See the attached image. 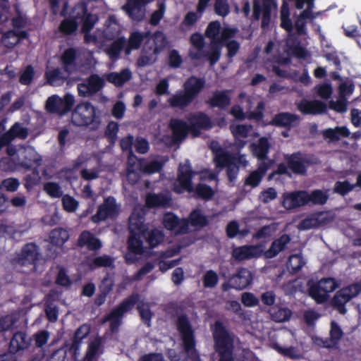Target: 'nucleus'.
Returning <instances> with one entry per match:
<instances>
[{
  "label": "nucleus",
  "mask_w": 361,
  "mask_h": 361,
  "mask_svg": "<svg viewBox=\"0 0 361 361\" xmlns=\"http://www.w3.org/2000/svg\"><path fill=\"white\" fill-rule=\"evenodd\" d=\"M146 5L138 0H128L123 9L126 10L128 16L133 20L140 22L143 20L145 17V10L142 7Z\"/></svg>",
  "instance_id": "28"
},
{
  "label": "nucleus",
  "mask_w": 361,
  "mask_h": 361,
  "mask_svg": "<svg viewBox=\"0 0 361 361\" xmlns=\"http://www.w3.org/2000/svg\"><path fill=\"white\" fill-rule=\"evenodd\" d=\"M289 170L297 175H305L310 166L314 164L313 155L300 151L284 155Z\"/></svg>",
  "instance_id": "5"
},
{
  "label": "nucleus",
  "mask_w": 361,
  "mask_h": 361,
  "mask_svg": "<svg viewBox=\"0 0 361 361\" xmlns=\"http://www.w3.org/2000/svg\"><path fill=\"white\" fill-rule=\"evenodd\" d=\"M221 54V44L220 41H212L209 44V50L207 52L203 51V57L209 63L210 66L215 65L220 59Z\"/></svg>",
  "instance_id": "39"
},
{
  "label": "nucleus",
  "mask_w": 361,
  "mask_h": 361,
  "mask_svg": "<svg viewBox=\"0 0 361 361\" xmlns=\"http://www.w3.org/2000/svg\"><path fill=\"white\" fill-rule=\"evenodd\" d=\"M136 308L143 323L147 326H150L153 313L149 303L141 301L137 304Z\"/></svg>",
  "instance_id": "51"
},
{
  "label": "nucleus",
  "mask_w": 361,
  "mask_h": 361,
  "mask_svg": "<svg viewBox=\"0 0 361 361\" xmlns=\"http://www.w3.org/2000/svg\"><path fill=\"white\" fill-rule=\"evenodd\" d=\"M190 224L193 227L203 228L209 224L207 217L200 209H193L189 216Z\"/></svg>",
  "instance_id": "47"
},
{
  "label": "nucleus",
  "mask_w": 361,
  "mask_h": 361,
  "mask_svg": "<svg viewBox=\"0 0 361 361\" xmlns=\"http://www.w3.org/2000/svg\"><path fill=\"white\" fill-rule=\"evenodd\" d=\"M195 192V196L197 198H200L205 201L212 199L215 194L214 190L211 186L204 183H198L196 185Z\"/></svg>",
  "instance_id": "50"
},
{
  "label": "nucleus",
  "mask_w": 361,
  "mask_h": 361,
  "mask_svg": "<svg viewBox=\"0 0 361 361\" xmlns=\"http://www.w3.org/2000/svg\"><path fill=\"white\" fill-rule=\"evenodd\" d=\"M296 116L290 113H279L275 115L271 124L279 127H290L295 121Z\"/></svg>",
  "instance_id": "46"
},
{
  "label": "nucleus",
  "mask_w": 361,
  "mask_h": 361,
  "mask_svg": "<svg viewBox=\"0 0 361 361\" xmlns=\"http://www.w3.org/2000/svg\"><path fill=\"white\" fill-rule=\"evenodd\" d=\"M305 264V262L302 256L299 254H295L291 255L288 257L287 268L291 274H295L301 270Z\"/></svg>",
  "instance_id": "49"
},
{
  "label": "nucleus",
  "mask_w": 361,
  "mask_h": 361,
  "mask_svg": "<svg viewBox=\"0 0 361 361\" xmlns=\"http://www.w3.org/2000/svg\"><path fill=\"white\" fill-rule=\"evenodd\" d=\"M140 235L130 234L128 240V253L126 256V261L128 264H133L136 258L131 257L130 254L142 255L143 253V244Z\"/></svg>",
  "instance_id": "25"
},
{
  "label": "nucleus",
  "mask_w": 361,
  "mask_h": 361,
  "mask_svg": "<svg viewBox=\"0 0 361 361\" xmlns=\"http://www.w3.org/2000/svg\"><path fill=\"white\" fill-rule=\"evenodd\" d=\"M28 135V130L23 124L16 122L8 130L0 137V151L6 145L10 144L15 138L25 139Z\"/></svg>",
  "instance_id": "15"
},
{
  "label": "nucleus",
  "mask_w": 361,
  "mask_h": 361,
  "mask_svg": "<svg viewBox=\"0 0 361 361\" xmlns=\"http://www.w3.org/2000/svg\"><path fill=\"white\" fill-rule=\"evenodd\" d=\"M328 221L327 215L325 212H315L301 220L298 228L301 231L310 230L324 226Z\"/></svg>",
  "instance_id": "16"
},
{
  "label": "nucleus",
  "mask_w": 361,
  "mask_h": 361,
  "mask_svg": "<svg viewBox=\"0 0 361 361\" xmlns=\"http://www.w3.org/2000/svg\"><path fill=\"white\" fill-rule=\"evenodd\" d=\"M202 283L204 288H214L219 283V276L214 270H207L202 276Z\"/></svg>",
  "instance_id": "55"
},
{
  "label": "nucleus",
  "mask_w": 361,
  "mask_h": 361,
  "mask_svg": "<svg viewBox=\"0 0 361 361\" xmlns=\"http://www.w3.org/2000/svg\"><path fill=\"white\" fill-rule=\"evenodd\" d=\"M205 81L203 78L196 76L189 77L183 83V90L178 91L168 99L171 107L181 110L190 106L198 97L204 87Z\"/></svg>",
  "instance_id": "1"
},
{
  "label": "nucleus",
  "mask_w": 361,
  "mask_h": 361,
  "mask_svg": "<svg viewBox=\"0 0 361 361\" xmlns=\"http://www.w3.org/2000/svg\"><path fill=\"white\" fill-rule=\"evenodd\" d=\"M123 317L111 310L104 318V322H110L109 329L111 333H116L122 324Z\"/></svg>",
  "instance_id": "53"
},
{
  "label": "nucleus",
  "mask_w": 361,
  "mask_h": 361,
  "mask_svg": "<svg viewBox=\"0 0 361 361\" xmlns=\"http://www.w3.org/2000/svg\"><path fill=\"white\" fill-rule=\"evenodd\" d=\"M74 103V97L71 94H66L63 99L58 95H52L47 100L46 109L51 114L64 115L72 109Z\"/></svg>",
  "instance_id": "9"
},
{
  "label": "nucleus",
  "mask_w": 361,
  "mask_h": 361,
  "mask_svg": "<svg viewBox=\"0 0 361 361\" xmlns=\"http://www.w3.org/2000/svg\"><path fill=\"white\" fill-rule=\"evenodd\" d=\"M39 257L38 246L35 243H28L22 247L18 262L22 265L35 264Z\"/></svg>",
  "instance_id": "18"
},
{
  "label": "nucleus",
  "mask_w": 361,
  "mask_h": 361,
  "mask_svg": "<svg viewBox=\"0 0 361 361\" xmlns=\"http://www.w3.org/2000/svg\"><path fill=\"white\" fill-rule=\"evenodd\" d=\"M213 338L215 350L219 355V361H234L233 338L220 321H216L214 324Z\"/></svg>",
  "instance_id": "3"
},
{
  "label": "nucleus",
  "mask_w": 361,
  "mask_h": 361,
  "mask_svg": "<svg viewBox=\"0 0 361 361\" xmlns=\"http://www.w3.org/2000/svg\"><path fill=\"white\" fill-rule=\"evenodd\" d=\"M30 338H28L26 333L23 331H16L11 338L8 350L16 353L27 349L30 345Z\"/></svg>",
  "instance_id": "23"
},
{
  "label": "nucleus",
  "mask_w": 361,
  "mask_h": 361,
  "mask_svg": "<svg viewBox=\"0 0 361 361\" xmlns=\"http://www.w3.org/2000/svg\"><path fill=\"white\" fill-rule=\"evenodd\" d=\"M120 207L116 203V198L108 196L104 198L103 203L98 206L96 214L91 216V220L99 224L106 219H114L119 214Z\"/></svg>",
  "instance_id": "8"
},
{
  "label": "nucleus",
  "mask_w": 361,
  "mask_h": 361,
  "mask_svg": "<svg viewBox=\"0 0 361 361\" xmlns=\"http://www.w3.org/2000/svg\"><path fill=\"white\" fill-rule=\"evenodd\" d=\"M309 295L318 304L324 303L328 299L326 293L322 290L317 283H314L310 287Z\"/></svg>",
  "instance_id": "59"
},
{
  "label": "nucleus",
  "mask_w": 361,
  "mask_h": 361,
  "mask_svg": "<svg viewBox=\"0 0 361 361\" xmlns=\"http://www.w3.org/2000/svg\"><path fill=\"white\" fill-rule=\"evenodd\" d=\"M281 27L288 32L293 30V24L290 18L289 5L286 0H283L281 7Z\"/></svg>",
  "instance_id": "45"
},
{
  "label": "nucleus",
  "mask_w": 361,
  "mask_h": 361,
  "mask_svg": "<svg viewBox=\"0 0 361 361\" xmlns=\"http://www.w3.org/2000/svg\"><path fill=\"white\" fill-rule=\"evenodd\" d=\"M149 33L140 32L138 31L132 32L128 37L127 44L125 47L126 55L130 54L133 50L139 49L142 44L143 40L148 36Z\"/></svg>",
  "instance_id": "32"
},
{
  "label": "nucleus",
  "mask_w": 361,
  "mask_h": 361,
  "mask_svg": "<svg viewBox=\"0 0 361 361\" xmlns=\"http://www.w3.org/2000/svg\"><path fill=\"white\" fill-rule=\"evenodd\" d=\"M152 39L154 46L149 47V49L154 51L155 55L159 56L168 45L167 37L163 32L157 30L152 35Z\"/></svg>",
  "instance_id": "42"
},
{
  "label": "nucleus",
  "mask_w": 361,
  "mask_h": 361,
  "mask_svg": "<svg viewBox=\"0 0 361 361\" xmlns=\"http://www.w3.org/2000/svg\"><path fill=\"white\" fill-rule=\"evenodd\" d=\"M24 180L25 188L28 191L32 190L35 186L39 185L41 180V177L38 169L35 168L31 173L25 176Z\"/></svg>",
  "instance_id": "56"
},
{
  "label": "nucleus",
  "mask_w": 361,
  "mask_h": 361,
  "mask_svg": "<svg viewBox=\"0 0 361 361\" xmlns=\"http://www.w3.org/2000/svg\"><path fill=\"white\" fill-rule=\"evenodd\" d=\"M361 293V285L355 283L343 287L338 290L332 298L333 307L341 314L347 312L345 304Z\"/></svg>",
  "instance_id": "6"
},
{
  "label": "nucleus",
  "mask_w": 361,
  "mask_h": 361,
  "mask_svg": "<svg viewBox=\"0 0 361 361\" xmlns=\"http://www.w3.org/2000/svg\"><path fill=\"white\" fill-rule=\"evenodd\" d=\"M267 312L269 314L272 321L278 323L288 321L293 314L291 310L288 307L278 305L269 307Z\"/></svg>",
  "instance_id": "30"
},
{
  "label": "nucleus",
  "mask_w": 361,
  "mask_h": 361,
  "mask_svg": "<svg viewBox=\"0 0 361 361\" xmlns=\"http://www.w3.org/2000/svg\"><path fill=\"white\" fill-rule=\"evenodd\" d=\"M275 5V0H262V6L258 0H254L252 17L254 20H258L262 13L261 23L262 28L269 26L271 21V7Z\"/></svg>",
  "instance_id": "13"
},
{
  "label": "nucleus",
  "mask_w": 361,
  "mask_h": 361,
  "mask_svg": "<svg viewBox=\"0 0 361 361\" xmlns=\"http://www.w3.org/2000/svg\"><path fill=\"white\" fill-rule=\"evenodd\" d=\"M44 190L52 198H59L63 195V191L59 185L55 182H47L44 183Z\"/></svg>",
  "instance_id": "64"
},
{
  "label": "nucleus",
  "mask_w": 361,
  "mask_h": 361,
  "mask_svg": "<svg viewBox=\"0 0 361 361\" xmlns=\"http://www.w3.org/2000/svg\"><path fill=\"white\" fill-rule=\"evenodd\" d=\"M350 133L346 126H336L335 128H327L322 133L324 139L330 142L338 141L341 137H348Z\"/></svg>",
  "instance_id": "37"
},
{
  "label": "nucleus",
  "mask_w": 361,
  "mask_h": 361,
  "mask_svg": "<svg viewBox=\"0 0 361 361\" xmlns=\"http://www.w3.org/2000/svg\"><path fill=\"white\" fill-rule=\"evenodd\" d=\"M233 154L227 152H221L217 153L214 158V161L217 167H227L233 163Z\"/></svg>",
  "instance_id": "60"
},
{
  "label": "nucleus",
  "mask_w": 361,
  "mask_h": 361,
  "mask_svg": "<svg viewBox=\"0 0 361 361\" xmlns=\"http://www.w3.org/2000/svg\"><path fill=\"white\" fill-rule=\"evenodd\" d=\"M306 191H294L284 196L282 202L283 206L286 209H293L307 204Z\"/></svg>",
  "instance_id": "20"
},
{
  "label": "nucleus",
  "mask_w": 361,
  "mask_h": 361,
  "mask_svg": "<svg viewBox=\"0 0 361 361\" xmlns=\"http://www.w3.org/2000/svg\"><path fill=\"white\" fill-rule=\"evenodd\" d=\"M231 281L233 283V289L243 290L252 283V274L248 269L240 267L237 273L231 277Z\"/></svg>",
  "instance_id": "24"
},
{
  "label": "nucleus",
  "mask_w": 361,
  "mask_h": 361,
  "mask_svg": "<svg viewBox=\"0 0 361 361\" xmlns=\"http://www.w3.org/2000/svg\"><path fill=\"white\" fill-rule=\"evenodd\" d=\"M264 110L265 103L264 101H260L257 103V107L254 111H247L246 113H244L243 108L240 105L235 104L232 106L230 114L238 121H243L247 118L255 122H260L264 117Z\"/></svg>",
  "instance_id": "12"
},
{
  "label": "nucleus",
  "mask_w": 361,
  "mask_h": 361,
  "mask_svg": "<svg viewBox=\"0 0 361 361\" xmlns=\"http://www.w3.org/2000/svg\"><path fill=\"white\" fill-rule=\"evenodd\" d=\"M114 259L109 255H104L102 256L96 257L90 263L91 269L98 267H110L113 266Z\"/></svg>",
  "instance_id": "58"
},
{
  "label": "nucleus",
  "mask_w": 361,
  "mask_h": 361,
  "mask_svg": "<svg viewBox=\"0 0 361 361\" xmlns=\"http://www.w3.org/2000/svg\"><path fill=\"white\" fill-rule=\"evenodd\" d=\"M97 108L90 102L78 104L72 112L71 121L76 126H88L97 129L100 123L99 117L96 114Z\"/></svg>",
  "instance_id": "4"
},
{
  "label": "nucleus",
  "mask_w": 361,
  "mask_h": 361,
  "mask_svg": "<svg viewBox=\"0 0 361 361\" xmlns=\"http://www.w3.org/2000/svg\"><path fill=\"white\" fill-rule=\"evenodd\" d=\"M176 329L180 335L184 352L192 361H200V356L196 348V338L195 331L185 314L178 316L176 320Z\"/></svg>",
  "instance_id": "2"
},
{
  "label": "nucleus",
  "mask_w": 361,
  "mask_h": 361,
  "mask_svg": "<svg viewBox=\"0 0 361 361\" xmlns=\"http://www.w3.org/2000/svg\"><path fill=\"white\" fill-rule=\"evenodd\" d=\"M306 195L307 204L311 202L314 204H324L329 197L326 192L321 190H314L310 193L306 191Z\"/></svg>",
  "instance_id": "52"
},
{
  "label": "nucleus",
  "mask_w": 361,
  "mask_h": 361,
  "mask_svg": "<svg viewBox=\"0 0 361 361\" xmlns=\"http://www.w3.org/2000/svg\"><path fill=\"white\" fill-rule=\"evenodd\" d=\"M290 240L291 238L288 234H283L279 238L274 240L269 248L265 251V257L269 259L275 257L280 252L286 249Z\"/></svg>",
  "instance_id": "26"
},
{
  "label": "nucleus",
  "mask_w": 361,
  "mask_h": 361,
  "mask_svg": "<svg viewBox=\"0 0 361 361\" xmlns=\"http://www.w3.org/2000/svg\"><path fill=\"white\" fill-rule=\"evenodd\" d=\"M259 255L258 247L252 245L235 247L233 249L231 257L235 261L242 262L257 257Z\"/></svg>",
  "instance_id": "21"
},
{
  "label": "nucleus",
  "mask_w": 361,
  "mask_h": 361,
  "mask_svg": "<svg viewBox=\"0 0 361 361\" xmlns=\"http://www.w3.org/2000/svg\"><path fill=\"white\" fill-rule=\"evenodd\" d=\"M2 44L8 49H12L18 44L16 30H10L4 32L1 39Z\"/></svg>",
  "instance_id": "61"
},
{
  "label": "nucleus",
  "mask_w": 361,
  "mask_h": 361,
  "mask_svg": "<svg viewBox=\"0 0 361 361\" xmlns=\"http://www.w3.org/2000/svg\"><path fill=\"white\" fill-rule=\"evenodd\" d=\"M171 199L166 195L160 193L149 192L145 197V205L148 208L166 207Z\"/></svg>",
  "instance_id": "31"
},
{
  "label": "nucleus",
  "mask_w": 361,
  "mask_h": 361,
  "mask_svg": "<svg viewBox=\"0 0 361 361\" xmlns=\"http://www.w3.org/2000/svg\"><path fill=\"white\" fill-rule=\"evenodd\" d=\"M78 245L80 247H87L89 250L96 251L102 247L100 240L89 231H83L78 239Z\"/></svg>",
  "instance_id": "27"
},
{
  "label": "nucleus",
  "mask_w": 361,
  "mask_h": 361,
  "mask_svg": "<svg viewBox=\"0 0 361 361\" xmlns=\"http://www.w3.org/2000/svg\"><path fill=\"white\" fill-rule=\"evenodd\" d=\"M79 14L73 18H67L61 20L59 25V31L65 36L74 34L78 27L77 20L79 18Z\"/></svg>",
  "instance_id": "41"
},
{
  "label": "nucleus",
  "mask_w": 361,
  "mask_h": 361,
  "mask_svg": "<svg viewBox=\"0 0 361 361\" xmlns=\"http://www.w3.org/2000/svg\"><path fill=\"white\" fill-rule=\"evenodd\" d=\"M81 14H79V18L82 20V30L84 32H90L94 27L96 22L98 20L97 16L88 13L87 8L85 5L81 7Z\"/></svg>",
  "instance_id": "40"
},
{
  "label": "nucleus",
  "mask_w": 361,
  "mask_h": 361,
  "mask_svg": "<svg viewBox=\"0 0 361 361\" xmlns=\"http://www.w3.org/2000/svg\"><path fill=\"white\" fill-rule=\"evenodd\" d=\"M190 41L197 51H190L189 56L193 60H200L203 57V49L205 44L203 36L199 32H195L190 36Z\"/></svg>",
  "instance_id": "35"
},
{
  "label": "nucleus",
  "mask_w": 361,
  "mask_h": 361,
  "mask_svg": "<svg viewBox=\"0 0 361 361\" xmlns=\"http://www.w3.org/2000/svg\"><path fill=\"white\" fill-rule=\"evenodd\" d=\"M169 128L172 131L173 140L177 142L185 139L188 133H190L189 123L180 118H171Z\"/></svg>",
  "instance_id": "22"
},
{
  "label": "nucleus",
  "mask_w": 361,
  "mask_h": 361,
  "mask_svg": "<svg viewBox=\"0 0 361 361\" xmlns=\"http://www.w3.org/2000/svg\"><path fill=\"white\" fill-rule=\"evenodd\" d=\"M68 239V232L62 228H54L49 233L50 243L55 246H63Z\"/></svg>",
  "instance_id": "44"
},
{
  "label": "nucleus",
  "mask_w": 361,
  "mask_h": 361,
  "mask_svg": "<svg viewBox=\"0 0 361 361\" xmlns=\"http://www.w3.org/2000/svg\"><path fill=\"white\" fill-rule=\"evenodd\" d=\"M141 160H139L137 157L135 156L133 151H130L128 154L127 159V175L130 178L131 174H135V170L137 169L142 170V165L140 163Z\"/></svg>",
  "instance_id": "57"
},
{
  "label": "nucleus",
  "mask_w": 361,
  "mask_h": 361,
  "mask_svg": "<svg viewBox=\"0 0 361 361\" xmlns=\"http://www.w3.org/2000/svg\"><path fill=\"white\" fill-rule=\"evenodd\" d=\"M126 44L125 37H120L106 48V53L111 60H116L119 58L121 51L125 49Z\"/></svg>",
  "instance_id": "43"
},
{
  "label": "nucleus",
  "mask_w": 361,
  "mask_h": 361,
  "mask_svg": "<svg viewBox=\"0 0 361 361\" xmlns=\"http://www.w3.org/2000/svg\"><path fill=\"white\" fill-rule=\"evenodd\" d=\"M196 172L192 169V166L188 159L184 163H180L177 171L178 185H175L173 191L178 194H181L185 191L191 192L194 190L192 186V178Z\"/></svg>",
  "instance_id": "7"
},
{
  "label": "nucleus",
  "mask_w": 361,
  "mask_h": 361,
  "mask_svg": "<svg viewBox=\"0 0 361 361\" xmlns=\"http://www.w3.org/2000/svg\"><path fill=\"white\" fill-rule=\"evenodd\" d=\"M157 55L154 54V51H150L148 47H145L142 49L141 56L137 59V63L140 66H145L149 64H153L157 60Z\"/></svg>",
  "instance_id": "54"
},
{
  "label": "nucleus",
  "mask_w": 361,
  "mask_h": 361,
  "mask_svg": "<svg viewBox=\"0 0 361 361\" xmlns=\"http://www.w3.org/2000/svg\"><path fill=\"white\" fill-rule=\"evenodd\" d=\"M190 125V133L194 137H198L202 130H209L212 128V122L209 116L202 111L190 113L186 116Z\"/></svg>",
  "instance_id": "10"
},
{
  "label": "nucleus",
  "mask_w": 361,
  "mask_h": 361,
  "mask_svg": "<svg viewBox=\"0 0 361 361\" xmlns=\"http://www.w3.org/2000/svg\"><path fill=\"white\" fill-rule=\"evenodd\" d=\"M132 78V73L128 68H124L119 73L111 72L106 75V80L116 87H121Z\"/></svg>",
  "instance_id": "34"
},
{
  "label": "nucleus",
  "mask_w": 361,
  "mask_h": 361,
  "mask_svg": "<svg viewBox=\"0 0 361 361\" xmlns=\"http://www.w3.org/2000/svg\"><path fill=\"white\" fill-rule=\"evenodd\" d=\"M60 68H54L45 72L44 77L47 82L51 86H59L64 83L70 75Z\"/></svg>",
  "instance_id": "33"
},
{
  "label": "nucleus",
  "mask_w": 361,
  "mask_h": 361,
  "mask_svg": "<svg viewBox=\"0 0 361 361\" xmlns=\"http://www.w3.org/2000/svg\"><path fill=\"white\" fill-rule=\"evenodd\" d=\"M105 85L104 79L98 74H91L83 82L78 85V94L91 97L99 92Z\"/></svg>",
  "instance_id": "11"
},
{
  "label": "nucleus",
  "mask_w": 361,
  "mask_h": 361,
  "mask_svg": "<svg viewBox=\"0 0 361 361\" xmlns=\"http://www.w3.org/2000/svg\"><path fill=\"white\" fill-rule=\"evenodd\" d=\"M78 51L75 48L66 49L60 56V63L63 71L68 75H71L78 69L77 65Z\"/></svg>",
  "instance_id": "17"
},
{
  "label": "nucleus",
  "mask_w": 361,
  "mask_h": 361,
  "mask_svg": "<svg viewBox=\"0 0 361 361\" xmlns=\"http://www.w3.org/2000/svg\"><path fill=\"white\" fill-rule=\"evenodd\" d=\"M231 92L230 90H216L212 93L211 97L205 102L212 109L226 110L231 104Z\"/></svg>",
  "instance_id": "14"
},
{
  "label": "nucleus",
  "mask_w": 361,
  "mask_h": 361,
  "mask_svg": "<svg viewBox=\"0 0 361 361\" xmlns=\"http://www.w3.org/2000/svg\"><path fill=\"white\" fill-rule=\"evenodd\" d=\"M145 218L139 214H133L129 217V231L130 234L142 235L147 231L144 225Z\"/></svg>",
  "instance_id": "38"
},
{
  "label": "nucleus",
  "mask_w": 361,
  "mask_h": 361,
  "mask_svg": "<svg viewBox=\"0 0 361 361\" xmlns=\"http://www.w3.org/2000/svg\"><path fill=\"white\" fill-rule=\"evenodd\" d=\"M253 154L259 160H267L269 152L270 145L267 137H260L257 143L251 145Z\"/></svg>",
  "instance_id": "36"
},
{
  "label": "nucleus",
  "mask_w": 361,
  "mask_h": 361,
  "mask_svg": "<svg viewBox=\"0 0 361 361\" xmlns=\"http://www.w3.org/2000/svg\"><path fill=\"white\" fill-rule=\"evenodd\" d=\"M318 286L321 288L322 290L326 293L329 298V294L338 287V284L334 279L333 278H324L319 281L317 283Z\"/></svg>",
  "instance_id": "62"
},
{
  "label": "nucleus",
  "mask_w": 361,
  "mask_h": 361,
  "mask_svg": "<svg viewBox=\"0 0 361 361\" xmlns=\"http://www.w3.org/2000/svg\"><path fill=\"white\" fill-rule=\"evenodd\" d=\"M142 235L145 236L146 242L148 243L150 248L158 246L163 242L164 238L163 232L156 228L149 231H145Z\"/></svg>",
  "instance_id": "48"
},
{
  "label": "nucleus",
  "mask_w": 361,
  "mask_h": 361,
  "mask_svg": "<svg viewBox=\"0 0 361 361\" xmlns=\"http://www.w3.org/2000/svg\"><path fill=\"white\" fill-rule=\"evenodd\" d=\"M329 335L331 343L334 345H337L343 336V330L335 321L331 322Z\"/></svg>",
  "instance_id": "63"
},
{
  "label": "nucleus",
  "mask_w": 361,
  "mask_h": 361,
  "mask_svg": "<svg viewBox=\"0 0 361 361\" xmlns=\"http://www.w3.org/2000/svg\"><path fill=\"white\" fill-rule=\"evenodd\" d=\"M140 295L139 293H132L128 297L123 300L112 310L123 317L124 314L132 310L135 305L140 303Z\"/></svg>",
  "instance_id": "29"
},
{
  "label": "nucleus",
  "mask_w": 361,
  "mask_h": 361,
  "mask_svg": "<svg viewBox=\"0 0 361 361\" xmlns=\"http://www.w3.org/2000/svg\"><path fill=\"white\" fill-rule=\"evenodd\" d=\"M298 110L305 115L312 114H321L326 111V105L319 100H307L302 99L298 104Z\"/></svg>",
  "instance_id": "19"
}]
</instances>
